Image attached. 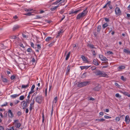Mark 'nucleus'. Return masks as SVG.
Segmentation results:
<instances>
[{"instance_id": "nucleus-1", "label": "nucleus", "mask_w": 130, "mask_h": 130, "mask_svg": "<svg viewBox=\"0 0 130 130\" xmlns=\"http://www.w3.org/2000/svg\"><path fill=\"white\" fill-rule=\"evenodd\" d=\"M86 8L85 10H83L82 12L79 13L76 17V19H79L86 16L87 14L88 11Z\"/></svg>"}, {"instance_id": "nucleus-2", "label": "nucleus", "mask_w": 130, "mask_h": 130, "mask_svg": "<svg viewBox=\"0 0 130 130\" xmlns=\"http://www.w3.org/2000/svg\"><path fill=\"white\" fill-rule=\"evenodd\" d=\"M96 76L100 77H107V75L104 72L100 70H97L94 72Z\"/></svg>"}, {"instance_id": "nucleus-3", "label": "nucleus", "mask_w": 130, "mask_h": 130, "mask_svg": "<svg viewBox=\"0 0 130 130\" xmlns=\"http://www.w3.org/2000/svg\"><path fill=\"white\" fill-rule=\"evenodd\" d=\"M90 84V81H85L83 82H79L78 83L77 85L78 87H81L89 85Z\"/></svg>"}, {"instance_id": "nucleus-4", "label": "nucleus", "mask_w": 130, "mask_h": 130, "mask_svg": "<svg viewBox=\"0 0 130 130\" xmlns=\"http://www.w3.org/2000/svg\"><path fill=\"white\" fill-rule=\"evenodd\" d=\"M42 95H38L36 97L35 99L36 102L39 104L41 103L42 100Z\"/></svg>"}, {"instance_id": "nucleus-5", "label": "nucleus", "mask_w": 130, "mask_h": 130, "mask_svg": "<svg viewBox=\"0 0 130 130\" xmlns=\"http://www.w3.org/2000/svg\"><path fill=\"white\" fill-rule=\"evenodd\" d=\"M115 11V13L116 15H121V11L120 8L118 7H117L116 8Z\"/></svg>"}, {"instance_id": "nucleus-6", "label": "nucleus", "mask_w": 130, "mask_h": 130, "mask_svg": "<svg viewBox=\"0 0 130 130\" xmlns=\"http://www.w3.org/2000/svg\"><path fill=\"white\" fill-rule=\"evenodd\" d=\"M21 103L22 104V107L23 109H25L28 106V105H27V103L25 101H22Z\"/></svg>"}, {"instance_id": "nucleus-7", "label": "nucleus", "mask_w": 130, "mask_h": 130, "mask_svg": "<svg viewBox=\"0 0 130 130\" xmlns=\"http://www.w3.org/2000/svg\"><path fill=\"white\" fill-rule=\"evenodd\" d=\"M130 121L129 116L128 115L126 116L125 119V121L126 124H128L129 123Z\"/></svg>"}, {"instance_id": "nucleus-8", "label": "nucleus", "mask_w": 130, "mask_h": 130, "mask_svg": "<svg viewBox=\"0 0 130 130\" xmlns=\"http://www.w3.org/2000/svg\"><path fill=\"white\" fill-rule=\"evenodd\" d=\"M99 58L102 61L108 60V59L102 55H99Z\"/></svg>"}, {"instance_id": "nucleus-9", "label": "nucleus", "mask_w": 130, "mask_h": 130, "mask_svg": "<svg viewBox=\"0 0 130 130\" xmlns=\"http://www.w3.org/2000/svg\"><path fill=\"white\" fill-rule=\"evenodd\" d=\"M20 27V26L18 25H14L12 28V30L13 31L18 29Z\"/></svg>"}, {"instance_id": "nucleus-10", "label": "nucleus", "mask_w": 130, "mask_h": 130, "mask_svg": "<svg viewBox=\"0 0 130 130\" xmlns=\"http://www.w3.org/2000/svg\"><path fill=\"white\" fill-rule=\"evenodd\" d=\"M81 58H82V59L83 60V61H84V62L86 63H89V61H88L87 59V58L85 57L84 56V55H82L81 56Z\"/></svg>"}, {"instance_id": "nucleus-11", "label": "nucleus", "mask_w": 130, "mask_h": 130, "mask_svg": "<svg viewBox=\"0 0 130 130\" xmlns=\"http://www.w3.org/2000/svg\"><path fill=\"white\" fill-rule=\"evenodd\" d=\"M9 116L11 118L13 117V115L11 110H9L8 111Z\"/></svg>"}, {"instance_id": "nucleus-12", "label": "nucleus", "mask_w": 130, "mask_h": 130, "mask_svg": "<svg viewBox=\"0 0 130 130\" xmlns=\"http://www.w3.org/2000/svg\"><path fill=\"white\" fill-rule=\"evenodd\" d=\"M87 45L88 47H89L90 48H96L95 47L94 45H93L92 44L90 43H88Z\"/></svg>"}, {"instance_id": "nucleus-13", "label": "nucleus", "mask_w": 130, "mask_h": 130, "mask_svg": "<svg viewBox=\"0 0 130 130\" xmlns=\"http://www.w3.org/2000/svg\"><path fill=\"white\" fill-rule=\"evenodd\" d=\"M80 10H77L74 11V10H72L70 11L69 13L70 14H72L75 13L76 14L77 13H78V12Z\"/></svg>"}, {"instance_id": "nucleus-14", "label": "nucleus", "mask_w": 130, "mask_h": 130, "mask_svg": "<svg viewBox=\"0 0 130 130\" xmlns=\"http://www.w3.org/2000/svg\"><path fill=\"white\" fill-rule=\"evenodd\" d=\"M1 78L3 82L5 83H8L7 79L6 78H4L3 75H1Z\"/></svg>"}, {"instance_id": "nucleus-15", "label": "nucleus", "mask_w": 130, "mask_h": 130, "mask_svg": "<svg viewBox=\"0 0 130 130\" xmlns=\"http://www.w3.org/2000/svg\"><path fill=\"white\" fill-rule=\"evenodd\" d=\"M91 66H80V67L81 68L82 70H83L84 69H88Z\"/></svg>"}, {"instance_id": "nucleus-16", "label": "nucleus", "mask_w": 130, "mask_h": 130, "mask_svg": "<svg viewBox=\"0 0 130 130\" xmlns=\"http://www.w3.org/2000/svg\"><path fill=\"white\" fill-rule=\"evenodd\" d=\"M20 94H14L11 95L10 97L13 99H14L18 96Z\"/></svg>"}, {"instance_id": "nucleus-17", "label": "nucleus", "mask_w": 130, "mask_h": 130, "mask_svg": "<svg viewBox=\"0 0 130 130\" xmlns=\"http://www.w3.org/2000/svg\"><path fill=\"white\" fill-rule=\"evenodd\" d=\"M29 84H28L26 85H22L21 86L22 88L25 89L28 88L29 87Z\"/></svg>"}, {"instance_id": "nucleus-18", "label": "nucleus", "mask_w": 130, "mask_h": 130, "mask_svg": "<svg viewBox=\"0 0 130 130\" xmlns=\"http://www.w3.org/2000/svg\"><path fill=\"white\" fill-rule=\"evenodd\" d=\"M105 120V119H97L95 120V121H98V122H103V121H104Z\"/></svg>"}, {"instance_id": "nucleus-19", "label": "nucleus", "mask_w": 130, "mask_h": 130, "mask_svg": "<svg viewBox=\"0 0 130 130\" xmlns=\"http://www.w3.org/2000/svg\"><path fill=\"white\" fill-rule=\"evenodd\" d=\"M93 63L95 65L98 66L99 65L98 62L95 59H94L93 60Z\"/></svg>"}, {"instance_id": "nucleus-20", "label": "nucleus", "mask_w": 130, "mask_h": 130, "mask_svg": "<svg viewBox=\"0 0 130 130\" xmlns=\"http://www.w3.org/2000/svg\"><path fill=\"white\" fill-rule=\"evenodd\" d=\"M63 32V31L62 30H61L60 31H59L58 33V35L56 36V37H58V36H60L61 35V34Z\"/></svg>"}, {"instance_id": "nucleus-21", "label": "nucleus", "mask_w": 130, "mask_h": 130, "mask_svg": "<svg viewBox=\"0 0 130 130\" xmlns=\"http://www.w3.org/2000/svg\"><path fill=\"white\" fill-rule=\"evenodd\" d=\"M125 68V67L124 66H121L119 67L118 68V70L124 69Z\"/></svg>"}, {"instance_id": "nucleus-22", "label": "nucleus", "mask_w": 130, "mask_h": 130, "mask_svg": "<svg viewBox=\"0 0 130 130\" xmlns=\"http://www.w3.org/2000/svg\"><path fill=\"white\" fill-rule=\"evenodd\" d=\"M123 51L125 53L128 54H130V51L127 50L125 49H124L123 50Z\"/></svg>"}, {"instance_id": "nucleus-23", "label": "nucleus", "mask_w": 130, "mask_h": 130, "mask_svg": "<svg viewBox=\"0 0 130 130\" xmlns=\"http://www.w3.org/2000/svg\"><path fill=\"white\" fill-rule=\"evenodd\" d=\"M52 39V38L51 37H48L45 39V41L47 42L49 41H50Z\"/></svg>"}, {"instance_id": "nucleus-24", "label": "nucleus", "mask_w": 130, "mask_h": 130, "mask_svg": "<svg viewBox=\"0 0 130 130\" xmlns=\"http://www.w3.org/2000/svg\"><path fill=\"white\" fill-rule=\"evenodd\" d=\"M101 28V25H99L97 27V31L99 32Z\"/></svg>"}, {"instance_id": "nucleus-25", "label": "nucleus", "mask_w": 130, "mask_h": 130, "mask_svg": "<svg viewBox=\"0 0 130 130\" xmlns=\"http://www.w3.org/2000/svg\"><path fill=\"white\" fill-rule=\"evenodd\" d=\"M108 26V25L107 23H105L103 25L102 27L103 29H104L105 28Z\"/></svg>"}, {"instance_id": "nucleus-26", "label": "nucleus", "mask_w": 130, "mask_h": 130, "mask_svg": "<svg viewBox=\"0 0 130 130\" xmlns=\"http://www.w3.org/2000/svg\"><path fill=\"white\" fill-rule=\"evenodd\" d=\"M70 52L67 54L66 56V59H65L66 60H67L69 58V57H70Z\"/></svg>"}, {"instance_id": "nucleus-27", "label": "nucleus", "mask_w": 130, "mask_h": 130, "mask_svg": "<svg viewBox=\"0 0 130 130\" xmlns=\"http://www.w3.org/2000/svg\"><path fill=\"white\" fill-rule=\"evenodd\" d=\"M15 127L17 128H19L21 126V124L20 123H18L17 124H16V125H15Z\"/></svg>"}, {"instance_id": "nucleus-28", "label": "nucleus", "mask_w": 130, "mask_h": 130, "mask_svg": "<svg viewBox=\"0 0 130 130\" xmlns=\"http://www.w3.org/2000/svg\"><path fill=\"white\" fill-rule=\"evenodd\" d=\"M121 79L124 81H126V77H124L123 76H121Z\"/></svg>"}, {"instance_id": "nucleus-29", "label": "nucleus", "mask_w": 130, "mask_h": 130, "mask_svg": "<svg viewBox=\"0 0 130 130\" xmlns=\"http://www.w3.org/2000/svg\"><path fill=\"white\" fill-rule=\"evenodd\" d=\"M19 121L18 120H14V122L13 123V124L14 125H16V124L19 123Z\"/></svg>"}, {"instance_id": "nucleus-30", "label": "nucleus", "mask_w": 130, "mask_h": 130, "mask_svg": "<svg viewBox=\"0 0 130 130\" xmlns=\"http://www.w3.org/2000/svg\"><path fill=\"white\" fill-rule=\"evenodd\" d=\"M100 89V88L98 87H96L93 88V90L95 91H99Z\"/></svg>"}, {"instance_id": "nucleus-31", "label": "nucleus", "mask_w": 130, "mask_h": 130, "mask_svg": "<svg viewBox=\"0 0 130 130\" xmlns=\"http://www.w3.org/2000/svg\"><path fill=\"white\" fill-rule=\"evenodd\" d=\"M115 96L116 98H120L121 97V96L118 93H117L115 94Z\"/></svg>"}, {"instance_id": "nucleus-32", "label": "nucleus", "mask_w": 130, "mask_h": 130, "mask_svg": "<svg viewBox=\"0 0 130 130\" xmlns=\"http://www.w3.org/2000/svg\"><path fill=\"white\" fill-rule=\"evenodd\" d=\"M86 72H85L83 73L81 77L82 78H84L86 76Z\"/></svg>"}, {"instance_id": "nucleus-33", "label": "nucleus", "mask_w": 130, "mask_h": 130, "mask_svg": "<svg viewBox=\"0 0 130 130\" xmlns=\"http://www.w3.org/2000/svg\"><path fill=\"white\" fill-rule=\"evenodd\" d=\"M37 46V48L38 49V50H41V45L40 44H35Z\"/></svg>"}, {"instance_id": "nucleus-34", "label": "nucleus", "mask_w": 130, "mask_h": 130, "mask_svg": "<svg viewBox=\"0 0 130 130\" xmlns=\"http://www.w3.org/2000/svg\"><path fill=\"white\" fill-rule=\"evenodd\" d=\"M57 96H56L54 100H53V103H56V102H57Z\"/></svg>"}, {"instance_id": "nucleus-35", "label": "nucleus", "mask_w": 130, "mask_h": 130, "mask_svg": "<svg viewBox=\"0 0 130 130\" xmlns=\"http://www.w3.org/2000/svg\"><path fill=\"white\" fill-rule=\"evenodd\" d=\"M27 51L31 53L32 51V49L30 48H28L27 49Z\"/></svg>"}, {"instance_id": "nucleus-36", "label": "nucleus", "mask_w": 130, "mask_h": 130, "mask_svg": "<svg viewBox=\"0 0 130 130\" xmlns=\"http://www.w3.org/2000/svg\"><path fill=\"white\" fill-rule=\"evenodd\" d=\"M91 51L92 52L93 55L95 56L96 55L95 52L93 50H92Z\"/></svg>"}, {"instance_id": "nucleus-37", "label": "nucleus", "mask_w": 130, "mask_h": 130, "mask_svg": "<svg viewBox=\"0 0 130 130\" xmlns=\"http://www.w3.org/2000/svg\"><path fill=\"white\" fill-rule=\"evenodd\" d=\"M63 5H64V4H62L61 3H59L58 4V5L57 6H55V7L57 9V8L59 7L60 6H61Z\"/></svg>"}, {"instance_id": "nucleus-38", "label": "nucleus", "mask_w": 130, "mask_h": 130, "mask_svg": "<svg viewBox=\"0 0 130 130\" xmlns=\"http://www.w3.org/2000/svg\"><path fill=\"white\" fill-rule=\"evenodd\" d=\"M24 95H22L20 97V100H23L24 99Z\"/></svg>"}, {"instance_id": "nucleus-39", "label": "nucleus", "mask_w": 130, "mask_h": 130, "mask_svg": "<svg viewBox=\"0 0 130 130\" xmlns=\"http://www.w3.org/2000/svg\"><path fill=\"white\" fill-rule=\"evenodd\" d=\"M10 38L12 39H15L17 38V37L15 35L11 36L10 37Z\"/></svg>"}, {"instance_id": "nucleus-40", "label": "nucleus", "mask_w": 130, "mask_h": 130, "mask_svg": "<svg viewBox=\"0 0 130 130\" xmlns=\"http://www.w3.org/2000/svg\"><path fill=\"white\" fill-rule=\"evenodd\" d=\"M33 9H25V11H32V10Z\"/></svg>"}, {"instance_id": "nucleus-41", "label": "nucleus", "mask_w": 130, "mask_h": 130, "mask_svg": "<svg viewBox=\"0 0 130 130\" xmlns=\"http://www.w3.org/2000/svg\"><path fill=\"white\" fill-rule=\"evenodd\" d=\"M42 114V121L43 122V123L44 121V120L45 117H44V113H43Z\"/></svg>"}, {"instance_id": "nucleus-42", "label": "nucleus", "mask_w": 130, "mask_h": 130, "mask_svg": "<svg viewBox=\"0 0 130 130\" xmlns=\"http://www.w3.org/2000/svg\"><path fill=\"white\" fill-rule=\"evenodd\" d=\"M104 115V113L103 112H100L99 113V116L100 117H101L103 116Z\"/></svg>"}, {"instance_id": "nucleus-43", "label": "nucleus", "mask_w": 130, "mask_h": 130, "mask_svg": "<svg viewBox=\"0 0 130 130\" xmlns=\"http://www.w3.org/2000/svg\"><path fill=\"white\" fill-rule=\"evenodd\" d=\"M56 7H54L51 8H50V10L51 11H53L56 10Z\"/></svg>"}, {"instance_id": "nucleus-44", "label": "nucleus", "mask_w": 130, "mask_h": 130, "mask_svg": "<svg viewBox=\"0 0 130 130\" xmlns=\"http://www.w3.org/2000/svg\"><path fill=\"white\" fill-rule=\"evenodd\" d=\"M104 117L105 119H110L111 118V117L105 115L104 116Z\"/></svg>"}, {"instance_id": "nucleus-45", "label": "nucleus", "mask_w": 130, "mask_h": 130, "mask_svg": "<svg viewBox=\"0 0 130 130\" xmlns=\"http://www.w3.org/2000/svg\"><path fill=\"white\" fill-rule=\"evenodd\" d=\"M55 42L54 41L53 42H51L48 45V46L50 47L52 46L53 45V44L54 43H55Z\"/></svg>"}, {"instance_id": "nucleus-46", "label": "nucleus", "mask_w": 130, "mask_h": 130, "mask_svg": "<svg viewBox=\"0 0 130 130\" xmlns=\"http://www.w3.org/2000/svg\"><path fill=\"white\" fill-rule=\"evenodd\" d=\"M115 85L117 87H118L119 88L120 87V86L119 85V84L117 83H115Z\"/></svg>"}, {"instance_id": "nucleus-47", "label": "nucleus", "mask_w": 130, "mask_h": 130, "mask_svg": "<svg viewBox=\"0 0 130 130\" xmlns=\"http://www.w3.org/2000/svg\"><path fill=\"white\" fill-rule=\"evenodd\" d=\"M115 120L117 122H118L120 120V118L119 117H116L115 118Z\"/></svg>"}, {"instance_id": "nucleus-48", "label": "nucleus", "mask_w": 130, "mask_h": 130, "mask_svg": "<svg viewBox=\"0 0 130 130\" xmlns=\"http://www.w3.org/2000/svg\"><path fill=\"white\" fill-rule=\"evenodd\" d=\"M22 36L24 38H28V36L24 34H22Z\"/></svg>"}, {"instance_id": "nucleus-49", "label": "nucleus", "mask_w": 130, "mask_h": 130, "mask_svg": "<svg viewBox=\"0 0 130 130\" xmlns=\"http://www.w3.org/2000/svg\"><path fill=\"white\" fill-rule=\"evenodd\" d=\"M15 78V76L12 75L10 77V79L11 80H13Z\"/></svg>"}, {"instance_id": "nucleus-50", "label": "nucleus", "mask_w": 130, "mask_h": 130, "mask_svg": "<svg viewBox=\"0 0 130 130\" xmlns=\"http://www.w3.org/2000/svg\"><path fill=\"white\" fill-rule=\"evenodd\" d=\"M107 53L109 55H110L111 54H113V53L112 52L109 51H107Z\"/></svg>"}, {"instance_id": "nucleus-51", "label": "nucleus", "mask_w": 130, "mask_h": 130, "mask_svg": "<svg viewBox=\"0 0 130 130\" xmlns=\"http://www.w3.org/2000/svg\"><path fill=\"white\" fill-rule=\"evenodd\" d=\"M22 114L21 112L20 111H18L17 113L18 115L19 116H21Z\"/></svg>"}, {"instance_id": "nucleus-52", "label": "nucleus", "mask_w": 130, "mask_h": 130, "mask_svg": "<svg viewBox=\"0 0 130 130\" xmlns=\"http://www.w3.org/2000/svg\"><path fill=\"white\" fill-rule=\"evenodd\" d=\"M105 20L106 21V22H108L109 21V20L107 18H104Z\"/></svg>"}, {"instance_id": "nucleus-53", "label": "nucleus", "mask_w": 130, "mask_h": 130, "mask_svg": "<svg viewBox=\"0 0 130 130\" xmlns=\"http://www.w3.org/2000/svg\"><path fill=\"white\" fill-rule=\"evenodd\" d=\"M30 43L31 46L32 47L34 48V43L31 42H30Z\"/></svg>"}, {"instance_id": "nucleus-54", "label": "nucleus", "mask_w": 130, "mask_h": 130, "mask_svg": "<svg viewBox=\"0 0 130 130\" xmlns=\"http://www.w3.org/2000/svg\"><path fill=\"white\" fill-rule=\"evenodd\" d=\"M25 15H28V16H30L31 15V13L30 12H28V13L25 14Z\"/></svg>"}, {"instance_id": "nucleus-55", "label": "nucleus", "mask_w": 130, "mask_h": 130, "mask_svg": "<svg viewBox=\"0 0 130 130\" xmlns=\"http://www.w3.org/2000/svg\"><path fill=\"white\" fill-rule=\"evenodd\" d=\"M35 103V101L34 100V99L33 100V102L32 103H31L30 104V106H31L33 105Z\"/></svg>"}, {"instance_id": "nucleus-56", "label": "nucleus", "mask_w": 130, "mask_h": 130, "mask_svg": "<svg viewBox=\"0 0 130 130\" xmlns=\"http://www.w3.org/2000/svg\"><path fill=\"white\" fill-rule=\"evenodd\" d=\"M35 87V86L34 85H33L31 88V90H34V88Z\"/></svg>"}, {"instance_id": "nucleus-57", "label": "nucleus", "mask_w": 130, "mask_h": 130, "mask_svg": "<svg viewBox=\"0 0 130 130\" xmlns=\"http://www.w3.org/2000/svg\"><path fill=\"white\" fill-rule=\"evenodd\" d=\"M7 102H6L5 104H4L3 105H2L1 106L3 107L4 106H5L7 105Z\"/></svg>"}, {"instance_id": "nucleus-58", "label": "nucleus", "mask_w": 130, "mask_h": 130, "mask_svg": "<svg viewBox=\"0 0 130 130\" xmlns=\"http://www.w3.org/2000/svg\"><path fill=\"white\" fill-rule=\"evenodd\" d=\"M34 92V90H31V89L30 91L29 92V94H31Z\"/></svg>"}, {"instance_id": "nucleus-59", "label": "nucleus", "mask_w": 130, "mask_h": 130, "mask_svg": "<svg viewBox=\"0 0 130 130\" xmlns=\"http://www.w3.org/2000/svg\"><path fill=\"white\" fill-rule=\"evenodd\" d=\"M111 2L110 1H108L107 3L106 4H107V5H108V6H109L110 5V3Z\"/></svg>"}, {"instance_id": "nucleus-60", "label": "nucleus", "mask_w": 130, "mask_h": 130, "mask_svg": "<svg viewBox=\"0 0 130 130\" xmlns=\"http://www.w3.org/2000/svg\"><path fill=\"white\" fill-rule=\"evenodd\" d=\"M20 102V101L19 100H17L16 101H15L14 102V103L15 104H17L18 103H19Z\"/></svg>"}, {"instance_id": "nucleus-61", "label": "nucleus", "mask_w": 130, "mask_h": 130, "mask_svg": "<svg viewBox=\"0 0 130 130\" xmlns=\"http://www.w3.org/2000/svg\"><path fill=\"white\" fill-rule=\"evenodd\" d=\"M103 63V65L106 64V65H108V63L107 61H106L104 63Z\"/></svg>"}, {"instance_id": "nucleus-62", "label": "nucleus", "mask_w": 130, "mask_h": 130, "mask_svg": "<svg viewBox=\"0 0 130 130\" xmlns=\"http://www.w3.org/2000/svg\"><path fill=\"white\" fill-rule=\"evenodd\" d=\"M64 10L63 9H61L60 11V13L61 14H62L64 12Z\"/></svg>"}, {"instance_id": "nucleus-63", "label": "nucleus", "mask_w": 130, "mask_h": 130, "mask_svg": "<svg viewBox=\"0 0 130 130\" xmlns=\"http://www.w3.org/2000/svg\"><path fill=\"white\" fill-rule=\"evenodd\" d=\"M36 18V19H41L42 18V17L39 15H37Z\"/></svg>"}, {"instance_id": "nucleus-64", "label": "nucleus", "mask_w": 130, "mask_h": 130, "mask_svg": "<svg viewBox=\"0 0 130 130\" xmlns=\"http://www.w3.org/2000/svg\"><path fill=\"white\" fill-rule=\"evenodd\" d=\"M0 130H4V127L3 126H0Z\"/></svg>"}]
</instances>
